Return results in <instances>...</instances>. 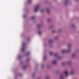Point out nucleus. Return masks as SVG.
<instances>
[{
    "instance_id": "4be33fe9",
    "label": "nucleus",
    "mask_w": 79,
    "mask_h": 79,
    "mask_svg": "<svg viewBox=\"0 0 79 79\" xmlns=\"http://www.w3.org/2000/svg\"><path fill=\"white\" fill-rule=\"evenodd\" d=\"M73 73H71L70 74H73Z\"/></svg>"
},
{
    "instance_id": "393cba45",
    "label": "nucleus",
    "mask_w": 79,
    "mask_h": 79,
    "mask_svg": "<svg viewBox=\"0 0 79 79\" xmlns=\"http://www.w3.org/2000/svg\"><path fill=\"white\" fill-rule=\"evenodd\" d=\"M48 21H49V20H48Z\"/></svg>"
},
{
    "instance_id": "ddd939ff",
    "label": "nucleus",
    "mask_w": 79,
    "mask_h": 79,
    "mask_svg": "<svg viewBox=\"0 0 79 79\" xmlns=\"http://www.w3.org/2000/svg\"><path fill=\"white\" fill-rule=\"evenodd\" d=\"M60 78H61V79H63V76H61L60 77Z\"/></svg>"
},
{
    "instance_id": "f8f14e48",
    "label": "nucleus",
    "mask_w": 79,
    "mask_h": 79,
    "mask_svg": "<svg viewBox=\"0 0 79 79\" xmlns=\"http://www.w3.org/2000/svg\"><path fill=\"white\" fill-rule=\"evenodd\" d=\"M57 54H55L54 55V56L56 57V56H57Z\"/></svg>"
},
{
    "instance_id": "7ed1b4c3",
    "label": "nucleus",
    "mask_w": 79,
    "mask_h": 79,
    "mask_svg": "<svg viewBox=\"0 0 79 79\" xmlns=\"http://www.w3.org/2000/svg\"><path fill=\"white\" fill-rule=\"evenodd\" d=\"M24 45H25V44L23 43V48H22V52L24 50Z\"/></svg>"
},
{
    "instance_id": "412c9836",
    "label": "nucleus",
    "mask_w": 79,
    "mask_h": 79,
    "mask_svg": "<svg viewBox=\"0 0 79 79\" xmlns=\"http://www.w3.org/2000/svg\"><path fill=\"white\" fill-rule=\"evenodd\" d=\"M26 68V67H23V69H24V68Z\"/></svg>"
},
{
    "instance_id": "6ab92c4d",
    "label": "nucleus",
    "mask_w": 79,
    "mask_h": 79,
    "mask_svg": "<svg viewBox=\"0 0 79 79\" xmlns=\"http://www.w3.org/2000/svg\"><path fill=\"white\" fill-rule=\"evenodd\" d=\"M40 11L41 12H42V11H43V10H41Z\"/></svg>"
},
{
    "instance_id": "dca6fc26",
    "label": "nucleus",
    "mask_w": 79,
    "mask_h": 79,
    "mask_svg": "<svg viewBox=\"0 0 79 79\" xmlns=\"http://www.w3.org/2000/svg\"><path fill=\"white\" fill-rule=\"evenodd\" d=\"M47 13H48V12H49V10H48L47 11Z\"/></svg>"
},
{
    "instance_id": "2eb2a0df",
    "label": "nucleus",
    "mask_w": 79,
    "mask_h": 79,
    "mask_svg": "<svg viewBox=\"0 0 79 79\" xmlns=\"http://www.w3.org/2000/svg\"><path fill=\"white\" fill-rule=\"evenodd\" d=\"M29 54H30V53L29 52H28L27 54V55H29Z\"/></svg>"
},
{
    "instance_id": "cd10ccee",
    "label": "nucleus",
    "mask_w": 79,
    "mask_h": 79,
    "mask_svg": "<svg viewBox=\"0 0 79 79\" xmlns=\"http://www.w3.org/2000/svg\"><path fill=\"white\" fill-rule=\"evenodd\" d=\"M53 32H54V31H53Z\"/></svg>"
},
{
    "instance_id": "a878e982",
    "label": "nucleus",
    "mask_w": 79,
    "mask_h": 79,
    "mask_svg": "<svg viewBox=\"0 0 79 79\" xmlns=\"http://www.w3.org/2000/svg\"><path fill=\"white\" fill-rule=\"evenodd\" d=\"M42 68H43V66H42Z\"/></svg>"
},
{
    "instance_id": "9d476101",
    "label": "nucleus",
    "mask_w": 79,
    "mask_h": 79,
    "mask_svg": "<svg viewBox=\"0 0 79 79\" xmlns=\"http://www.w3.org/2000/svg\"><path fill=\"white\" fill-rule=\"evenodd\" d=\"M66 1V2H65V5H66V4H67V3H67V2H68V0H65Z\"/></svg>"
},
{
    "instance_id": "f257e3e1",
    "label": "nucleus",
    "mask_w": 79,
    "mask_h": 79,
    "mask_svg": "<svg viewBox=\"0 0 79 79\" xmlns=\"http://www.w3.org/2000/svg\"><path fill=\"white\" fill-rule=\"evenodd\" d=\"M39 8V6H36L35 7V8L34 9V11H35V12H37Z\"/></svg>"
},
{
    "instance_id": "f3484780",
    "label": "nucleus",
    "mask_w": 79,
    "mask_h": 79,
    "mask_svg": "<svg viewBox=\"0 0 79 79\" xmlns=\"http://www.w3.org/2000/svg\"><path fill=\"white\" fill-rule=\"evenodd\" d=\"M20 58V56H19L18 58Z\"/></svg>"
},
{
    "instance_id": "aec40b11",
    "label": "nucleus",
    "mask_w": 79,
    "mask_h": 79,
    "mask_svg": "<svg viewBox=\"0 0 79 79\" xmlns=\"http://www.w3.org/2000/svg\"><path fill=\"white\" fill-rule=\"evenodd\" d=\"M74 56V54H73L72 55V56Z\"/></svg>"
},
{
    "instance_id": "5701e85b",
    "label": "nucleus",
    "mask_w": 79,
    "mask_h": 79,
    "mask_svg": "<svg viewBox=\"0 0 79 79\" xmlns=\"http://www.w3.org/2000/svg\"><path fill=\"white\" fill-rule=\"evenodd\" d=\"M44 60H45V57H44Z\"/></svg>"
},
{
    "instance_id": "f03ea898",
    "label": "nucleus",
    "mask_w": 79,
    "mask_h": 79,
    "mask_svg": "<svg viewBox=\"0 0 79 79\" xmlns=\"http://www.w3.org/2000/svg\"><path fill=\"white\" fill-rule=\"evenodd\" d=\"M70 51V50L67 51L66 50H63L61 52L63 53H66V52H69Z\"/></svg>"
},
{
    "instance_id": "b1692460",
    "label": "nucleus",
    "mask_w": 79,
    "mask_h": 79,
    "mask_svg": "<svg viewBox=\"0 0 79 79\" xmlns=\"http://www.w3.org/2000/svg\"><path fill=\"white\" fill-rule=\"evenodd\" d=\"M68 47H70V46L69 45V46H68Z\"/></svg>"
},
{
    "instance_id": "20e7f679",
    "label": "nucleus",
    "mask_w": 79,
    "mask_h": 79,
    "mask_svg": "<svg viewBox=\"0 0 79 79\" xmlns=\"http://www.w3.org/2000/svg\"><path fill=\"white\" fill-rule=\"evenodd\" d=\"M52 63L54 64H55L56 63V60H53L52 62Z\"/></svg>"
},
{
    "instance_id": "6e6552de",
    "label": "nucleus",
    "mask_w": 79,
    "mask_h": 79,
    "mask_svg": "<svg viewBox=\"0 0 79 79\" xmlns=\"http://www.w3.org/2000/svg\"><path fill=\"white\" fill-rule=\"evenodd\" d=\"M35 18V16H33L31 18V19H34Z\"/></svg>"
},
{
    "instance_id": "bb28decb",
    "label": "nucleus",
    "mask_w": 79,
    "mask_h": 79,
    "mask_svg": "<svg viewBox=\"0 0 79 79\" xmlns=\"http://www.w3.org/2000/svg\"><path fill=\"white\" fill-rule=\"evenodd\" d=\"M72 26H73V25H72Z\"/></svg>"
},
{
    "instance_id": "4468645a",
    "label": "nucleus",
    "mask_w": 79,
    "mask_h": 79,
    "mask_svg": "<svg viewBox=\"0 0 79 79\" xmlns=\"http://www.w3.org/2000/svg\"><path fill=\"white\" fill-rule=\"evenodd\" d=\"M25 16H26V15H23V18H24V17H25Z\"/></svg>"
},
{
    "instance_id": "a211bd4d",
    "label": "nucleus",
    "mask_w": 79,
    "mask_h": 79,
    "mask_svg": "<svg viewBox=\"0 0 79 79\" xmlns=\"http://www.w3.org/2000/svg\"><path fill=\"white\" fill-rule=\"evenodd\" d=\"M26 61H29V59H27L26 60Z\"/></svg>"
},
{
    "instance_id": "0eeeda50",
    "label": "nucleus",
    "mask_w": 79,
    "mask_h": 79,
    "mask_svg": "<svg viewBox=\"0 0 79 79\" xmlns=\"http://www.w3.org/2000/svg\"><path fill=\"white\" fill-rule=\"evenodd\" d=\"M31 0H28V3H31Z\"/></svg>"
},
{
    "instance_id": "9b49d317",
    "label": "nucleus",
    "mask_w": 79,
    "mask_h": 79,
    "mask_svg": "<svg viewBox=\"0 0 79 79\" xmlns=\"http://www.w3.org/2000/svg\"><path fill=\"white\" fill-rule=\"evenodd\" d=\"M50 55L51 56L52 55V52H50Z\"/></svg>"
},
{
    "instance_id": "423d86ee",
    "label": "nucleus",
    "mask_w": 79,
    "mask_h": 79,
    "mask_svg": "<svg viewBox=\"0 0 79 79\" xmlns=\"http://www.w3.org/2000/svg\"><path fill=\"white\" fill-rule=\"evenodd\" d=\"M38 34L39 35H40L41 34V32H40V31H38Z\"/></svg>"
},
{
    "instance_id": "1a4fd4ad",
    "label": "nucleus",
    "mask_w": 79,
    "mask_h": 79,
    "mask_svg": "<svg viewBox=\"0 0 79 79\" xmlns=\"http://www.w3.org/2000/svg\"><path fill=\"white\" fill-rule=\"evenodd\" d=\"M51 42H52V40H49V43H51Z\"/></svg>"
},
{
    "instance_id": "39448f33",
    "label": "nucleus",
    "mask_w": 79,
    "mask_h": 79,
    "mask_svg": "<svg viewBox=\"0 0 79 79\" xmlns=\"http://www.w3.org/2000/svg\"><path fill=\"white\" fill-rule=\"evenodd\" d=\"M64 74H65V75L67 76H68V72H67V71H65L64 72Z\"/></svg>"
}]
</instances>
